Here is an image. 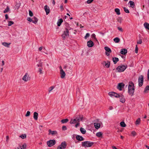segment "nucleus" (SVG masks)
Segmentation results:
<instances>
[{
  "label": "nucleus",
  "instance_id": "nucleus-1",
  "mask_svg": "<svg viewBox=\"0 0 149 149\" xmlns=\"http://www.w3.org/2000/svg\"><path fill=\"white\" fill-rule=\"evenodd\" d=\"M135 86L134 83L132 81H130L128 85V92L129 95L132 96L134 95L135 91Z\"/></svg>",
  "mask_w": 149,
  "mask_h": 149
},
{
  "label": "nucleus",
  "instance_id": "nucleus-2",
  "mask_svg": "<svg viewBox=\"0 0 149 149\" xmlns=\"http://www.w3.org/2000/svg\"><path fill=\"white\" fill-rule=\"evenodd\" d=\"M94 144L93 142L89 141H85L82 143V146L85 148L91 147Z\"/></svg>",
  "mask_w": 149,
  "mask_h": 149
},
{
  "label": "nucleus",
  "instance_id": "nucleus-3",
  "mask_svg": "<svg viewBox=\"0 0 149 149\" xmlns=\"http://www.w3.org/2000/svg\"><path fill=\"white\" fill-rule=\"evenodd\" d=\"M127 65H121L118 66L116 69L118 72H123L127 68Z\"/></svg>",
  "mask_w": 149,
  "mask_h": 149
},
{
  "label": "nucleus",
  "instance_id": "nucleus-4",
  "mask_svg": "<svg viewBox=\"0 0 149 149\" xmlns=\"http://www.w3.org/2000/svg\"><path fill=\"white\" fill-rule=\"evenodd\" d=\"M143 77L141 75L139 76L138 78L139 86L141 87V86L143 84Z\"/></svg>",
  "mask_w": 149,
  "mask_h": 149
},
{
  "label": "nucleus",
  "instance_id": "nucleus-5",
  "mask_svg": "<svg viewBox=\"0 0 149 149\" xmlns=\"http://www.w3.org/2000/svg\"><path fill=\"white\" fill-rule=\"evenodd\" d=\"M66 142L65 141H63L58 147L57 149H65L66 147Z\"/></svg>",
  "mask_w": 149,
  "mask_h": 149
},
{
  "label": "nucleus",
  "instance_id": "nucleus-6",
  "mask_svg": "<svg viewBox=\"0 0 149 149\" xmlns=\"http://www.w3.org/2000/svg\"><path fill=\"white\" fill-rule=\"evenodd\" d=\"M109 95L111 97H114L116 98L120 97V95L114 92H110L109 93Z\"/></svg>",
  "mask_w": 149,
  "mask_h": 149
},
{
  "label": "nucleus",
  "instance_id": "nucleus-7",
  "mask_svg": "<svg viewBox=\"0 0 149 149\" xmlns=\"http://www.w3.org/2000/svg\"><path fill=\"white\" fill-rule=\"evenodd\" d=\"M56 143L55 140L54 139L50 140L47 141V144L49 147H51L54 145Z\"/></svg>",
  "mask_w": 149,
  "mask_h": 149
},
{
  "label": "nucleus",
  "instance_id": "nucleus-8",
  "mask_svg": "<svg viewBox=\"0 0 149 149\" xmlns=\"http://www.w3.org/2000/svg\"><path fill=\"white\" fill-rule=\"evenodd\" d=\"M22 80L25 82L30 80V78L29 75L27 73H26L22 78Z\"/></svg>",
  "mask_w": 149,
  "mask_h": 149
},
{
  "label": "nucleus",
  "instance_id": "nucleus-9",
  "mask_svg": "<svg viewBox=\"0 0 149 149\" xmlns=\"http://www.w3.org/2000/svg\"><path fill=\"white\" fill-rule=\"evenodd\" d=\"M104 49L106 51V54L107 56H109L111 52V49L107 47H104Z\"/></svg>",
  "mask_w": 149,
  "mask_h": 149
},
{
  "label": "nucleus",
  "instance_id": "nucleus-10",
  "mask_svg": "<svg viewBox=\"0 0 149 149\" xmlns=\"http://www.w3.org/2000/svg\"><path fill=\"white\" fill-rule=\"evenodd\" d=\"M69 31L67 29L64 32L63 34L62 35V37L63 38H65L66 37L69 36Z\"/></svg>",
  "mask_w": 149,
  "mask_h": 149
},
{
  "label": "nucleus",
  "instance_id": "nucleus-11",
  "mask_svg": "<svg viewBox=\"0 0 149 149\" xmlns=\"http://www.w3.org/2000/svg\"><path fill=\"white\" fill-rule=\"evenodd\" d=\"M73 136H76V139L78 141H81L84 140V139L80 135L74 134Z\"/></svg>",
  "mask_w": 149,
  "mask_h": 149
},
{
  "label": "nucleus",
  "instance_id": "nucleus-12",
  "mask_svg": "<svg viewBox=\"0 0 149 149\" xmlns=\"http://www.w3.org/2000/svg\"><path fill=\"white\" fill-rule=\"evenodd\" d=\"M124 86V84L122 83H119L118 86L117 88L120 91H121L122 90V88H123Z\"/></svg>",
  "mask_w": 149,
  "mask_h": 149
},
{
  "label": "nucleus",
  "instance_id": "nucleus-13",
  "mask_svg": "<svg viewBox=\"0 0 149 149\" xmlns=\"http://www.w3.org/2000/svg\"><path fill=\"white\" fill-rule=\"evenodd\" d=\"M44 9L46 12V14L47 15H48L50 12V9L49 7L46 5L44 6Z\"/></svg>",
  "mask_w": 149,
  "mask_h": 149
},
{
  "label": "nucleus",
  "instance_id": "nucleus-14",
  "mask_svg": "<svg viewBox=\"0 0 149 149\" xmlns=\"http://www.w3.org/2000/svg\"><path fill=\"white\" fill-rule=\"evenodd\" d=\"M94 45L93 42L91 40L88 41L87 42V45L88 47H91Z\"/></svg>",
  "mask_w": 149,
  "mask_h": 149
},
{
  "label": "nucleus",
  "instance_id": "nucleus-15",
  "mask_svg": "<svg viewBox=\"0 0 149 149\" xmlns=\"http://www.w3.org/2000/svg\"><path fill=\"white\" fill-rule=\"evenodd\" d=\"M61 77L62 78H63L65 76V74L62 69L61 68L60 70Z\"/></svg>",
  "mask_w": 149,
  "mask_h": 149
},
{
  "label": "nucleus",
  "instance_id": "nucleus-16",
  "mask_svg": "<svg viewBox=\"0 0 149 149\" xmlns=\"http://www.w3.org/2000/svg\"><path fill=\"white\" fill-rule=\"evenodd\" d=\"M103 64L107 68H108L109 67L110 65V62L108 61H104L103 63Z\"/></svg>",
  "mask_w": 149,
  "mask_h": 149
},
{
  "label": "nucleus",
  "instance_id": "nucleus-17",
  "mask_svg": "<svg viewBox=\"0 0 149 149\" xmlns=\"http://www.w3.org/2000/svg\"><path fill=\"white\" fill-rule=\"evenodd\" d=\"M119 97L120 98V101L122 103H124L125 102V99L123 96L122 95H120V97Z\"/></svg>",
  "mask_w": 149,
  "mask_h": 149
},
{
  "label": "nucleus",
  "instance_id": "nucleus-18",
  "mask_svg": "<svg viewBox=\"0 0 149 149\" xmlns=\"http://www.w3.org/2000/svg\"><path fill=\"white\" fill-rule=\"evenodd\" d=\"M78 120L76 117L75 118L72 119L70 121V123L71 124H73L77 123Z\"/></svg>",
  "mask_w": 149,
  "mask_h": 149
},
{
  "label": "nucleus",
  "instance_id": "nucleus-19",
  "mask_svg": "<svg viewBox=\"0 0 149 149\" xmlns=\"http://www.w3.org/2000/svg\"><path fill=\"white\" fill-rule=\"evenodd\" d=\"M49 134H51L52 135L56 134H57V132L56 131H52L50 130H49Z\"/></svg>",
  "mask_w": 149,
  "mask_h": 149
},
{
  "label": "nucleus",
  "instance_id": "nucleus-20",
  "mask_svg": "<svg viewBox=\"0 0 149 149\" xmlns=\"http://www.w3.org/2000/svg\"><path fill=\"white\" fill-rule=\"evenodd\" d=\"M127 52V50L125 49H122L120 51V53L122 54L125 55L126 54Z\"/></svg>",
  "mask_w": 149,
  "mask_h": 149
},
{
  "label": "nucleus",
  "instance_id": "nucleus-21",
  "mask_svg": "<svg viewBox=\"0 0 149 149\" xmlns=\"http://www.w3.org/2000/svg\"><path fill=\"white\" fill-rule=\"evenodd\" d=\"M38 113L36 112H35L33 113V118L34 119L37 120L38 118Z\"/></svg>",
  "mask_w": 149,
  "mask_h": 149
},
{
  "label": "nucleus",
  "instance_id": "nucleus-22",
  "mask_svg": "<svg viewBox=\"0 0 149 149\" xmlns=\"http://www.w3.org/2000/svg\"><path fill=\"white\" fill-rule=\"evenodd\" d=\"M10 43H8L6 42H3L2 43V44L5 47H9L10 45Z\"/></svg>",
  "mask_w": 149,
  "mask_h": 149
},
{
  "label": "nucleus",
  "instance_id": "nucleus-23",
  "mask_svg": "<svg viewBox=\"0 0 149 149\" xmlns=\"http://www.w3.org/2000/svg\"><path fill=\"white\" fill-rule=\"evenodd\" d=\"M143 26L146 29L149 30V24L145 22L143 24Z\"/></svg>",
  "mask_w": 149,
  "mask_h": 149
},
{
  "label": "nucleus",
  "instance_id": "nucleus-24",
  "mask_svg": "<svg viewBox=\"0 0 149 149\" xmlns=\"http://www.w3.org/2000/svg\"><path fill=\"white\" fill-rule=\"evenodd\" d=\"M94 126L96 129H99L100 127V124L97 123H94Z\"/></svg>",
  "mask_w": 149,
  "mask_h": 149
},
{
  "label": "nucleus",
  "instance_id": "nucleus-25",
  "mask_svg": "<svg viewBox=\"0 0 149 149\" xmlns=\"http://www.w3.org/2000/svg\"><path fill=\"white\" fill-rule=\"evenodd\" d=\"M63 22V20L62 19H59L57 22L58 26H59Z\"/></svg>",
  "mask_w": 149,
  "mask_h": 149
},
{
  "label": "nucleus",
  "instance_id": "nucleus-26",
  "mask_svg": "<svg viewBox=\"0 0 149 149\" xmlns=\"http://www.w3.org/2000/svg\"><path fill=\"white\" fill-rule=\"evenodd\" d=\"M112 60L115 64H116V63L119 61L118 58L117 57H113Z\"/></svg>",
  "mask_w": 149,
  "mask_h": 149
},
{
  "label": "nucleus",
  "instance_id": "nucleus-27",
  "mask_svg": "<svg viewBox=\"0 0 149 149\" xmlns=\"http://www.w3.org/2000/svg\"><path fill=\"white\" fill-rule=\"evenodd\" d=\"M38 67H42L43 66V63L41 60H40L38 62V63L37 65Z\"/></svg>",
  "mask_w": 149,
  "mask_h": 149
},
{
  "label": "nucleus",
  "instance_id": "nucleus-28",
  "mask_svg": "<svg viewBox=\"0 0 149 149\" xmlns=\"http://www.w3.org/2000/svg\"><path fill=\"white\" fill-rule=\"evenodd\" d=\"M129 3L130 4V6L132 8H134V2L132 1H130Z\"/></svg>",
  "mask_w": 149,
  "mask_h": 149
},
{
  "label": "nucleus",
  "instance_id": "nucleus-29",
  "mask_svg": "<svg viewBox=\"0 0 149 149\" xmlns=\"http://www.w3.org/2000/svg\"><path fill=\"white\" fill-rule=\"evenodd\" d=\"M80 130L81 133L83 134H85L86 133V130L83 128L81 127L80 128Z\"/></svg>",
  "mask_w": 149,
  "mask_h": 149
},
{
  "label": "nucleus",
  "instance_id": "nucleus-30",
  "mask_svg": "<svg viewBox=\"0 0 149 149\" xmlns=\"http://www.w3.org/2000/svg\"><path fill=\"white\" fill-rule=\"evenodd\" d=\"M76 118H77V119L78 120V122H79L80 121H81L82 120L83 117L82 116H79L76 117Z\"/></svg>",
  "mask_w": 149,
  "mask_h": 149
},
{
  "label": "nucleus",
  "instance_id": "nucleus-31",
  "mask_svg": "<svg viewBox=\"0 0 149 149\" xmlns=\"http://www.w3.org/2000/svg\"><path fill=\"white\" fill-rule=\"evenodd\" d=\"M38 20L37 18L36 17H34V18H33V20L32 22L34 23L35 24H36L38 22Z\"/></svg>",
  "mask_w": 149,
  "mask_h": 149
},
{
  "label": "nucleus",
  "instance_id": "nucleus-32",
  "mask_svg": "<svg viewBox=\"0 0 149 149\" xmlns=\"http://www.w3.org/2000/svg\"><path fill=\"white\" fill-rule=\"evenodd\" d=\"M149 90V86H147L145 88L144 91V93H146L148 92V91Z\"/></svg>",
  "mask_w": 149,
  "mask_h": 149
},
{
  "label": "nucleus",
  "instance_id": "nucleus-33",
  "mask_svg": "<svg viewBox=\"0 0 149 149\" xmlns=\"http://www.w3.org/2000/svg\"><path fill=\"white\" fill-rule=\"evenodd\" d=\"M115 11L116 12L117 14L118 15H120V10L118 8H115Z\"/></svg>",
  "mask_w": 149,
  "mask_h": 149
},
{
  "label": "nucleus",
  "instance_id": "nucleus-34",
  "mask_svg": "<svg viewBox=\"0 0 149 149\" xmlns=\"http://www.w3.org/2000/svg\"><path fill=\"white\" fill-rule=\"evenodd\" d=\"M114 42L116 43H118L120 41V39L119 38L116 37L113 39Z\"/></svg>",
  "mask_w": 149,
  "mask_h": 149
},
{
  "label": "nucleus",
  "instance_id": "nucleus-35",
  "mask_svg": "<svg viewBox=\"0 0 149 149\" xmlns=\"http://www.w3.org/2000/svg\"><path fill=\"white\" fill-rule=\"evenodd\" d=\"M120 124L121 126L123 127H126V124L125 123V122L123 121L121 122L120 123Z\"/></svg>",
  "mask_w": 149,
  "mask_h": 149
},
{
  "label": "nucleus",
  "instance_id": "nucleus-36",
  "mask_svg": "<svg viewBox=\"0 0 149 149\" xmlns=\"http://www.w3.org/2000/svg\"><path fill=\"white\" fill-rule=\"evenodd\" d=\"M102 135V133L101 132H97L96 134V135L98 137H100Z\"/></svg>",
  "mask_w": 149,
  "mask_h": 149
},
{
  "label": "nucleus",
  "instance_id": "nucleus-37",
  "mask_svg": "<svg viewBox=\"0 0 149 149\" xmlns=\"http://www.w3.org/2000/svg\"><path fill=\"white\" fill-rule=\"evenodd\" d=\"M8 26H11L12 24H14V22L12 21H8Z\"/></svg>",
  "mask_w": 149,
  "mask_h": 149
},
{
  "label": "nucleus",
  "instance_id": "nucleus-38",
  "mask_svg": "<svg viewBox=\"0 0 149 149\" xmlns=\"http://www.w3.org/2000/svg\"><path fill=\"white\" fill-rule=\"evenodd\" d=\"M68 121V120L67 119H63L61 120V122L62 123H65L67 122Z\"/></svg>",
  "mask_w": 149,
  "mask_h": 149
},
{
  "label": "nucleus",
  "instance_id": "nucleus-39",
  "mask_svg": "<svg viewBox=\"0 0 149 149\" xmlns=\"http://www.w3.org/2000/svg\"><path fill=\"white\" fill-rule=\"evenodd\" d=\"M140 122V118H138L136 121V125H138L139 124Z\"/></svg>",
  "mask_w": 149,
  "mask_h": 149
},
{
  "label": "nucleus",
  "instance_id": "nucleus-40",
  "mask_svg": "<svg viewBox=\"0 0 149 149\" xmlns=\"http://www.w3.org/2000/svg\"><path fill=\"white\" fill-rule=\"evenodd\" d=\"M54 87L52 86L49 87V92L50 93L54 88Z\"/></svg>",
  "mask_w": 149,
  "mask_h": 149
},
{
  "label": "nucleus",
  "instance_id": "nucleus-41",
  "mask_svg": "<svg viewBox=\"0 0 149 149\" xmlns=\"http://www.w3.org/2000/svg\"><path fill=\"white\" fill-rule=\"evenodd\" d=\"M42 68H39L38 69V72L39 74H42L43 73V72L42 71Z\"/></svg>",
  "mask_w": 149,
  "mask_h": 149
},
{
  "label": "nucleus",
  "instance_id": "nucleus-42",
  "mask_svg": "<svg viewBox=\"0 0 149 149\" xmlns=\"http://www.w3.org/2000/svg\"><path fill=\"white\" fill-rule=\"evenodd\" d=\"M131 134L133 136H135L136 135V133L134 131H133L131 132Z\"/></svg>",
  "mask_w": 149,
  "mask_h": 149
},
{
  "label": "nucleus",
  "instance_id": "nucleus-43",
  "mask_svg": "<svg viewBox=\"0 0 149 149\" xmlns=\"http://www.w3.org/2000/svg\"><path fill=\"white\" fill-rule=\"evenodd\" d=\"M90 36V34L89 33H86L85 36L84 37L85 39H86L87 38L89 37Z\"/></svg>",
  "mask_w": 149,
  "mask_h": 149
},
{
  "label": "nucleus",
  "instance_id": "nucleus-44",
  "mask_svg": "<svg viewBox=\"0 0 149 149\" xmlns=\"http://www.w3.org/2000/svg\"><path fill=\"white\" fill-rule=\"evenodd\" d=\"M9 8L8 7H7V8L4 10L3 13H6L8 12L9 10Z\"/></svg>",
  "mask_w": 149,
  "mask_h": 149
},
{
  "label": "nucleus",
  "instance_id": "nucleus-45",
  "mask_svg": "<svg viewBox=\"0 0 149 149\" xmlns=\"http://www.w3.org/2000/svg\"><path fill=\"white\" fill-rule=\"evenodd\" d=\"M124 10L125 11V12L127 13H129V10L127 8H126L124 7Z\"/></svg>",
  "mask_w": 149,
  "mask_h": 149
},
{
  "label": "nucleus",
  "instance_id": "nucleus-46",
  "mask_svg": "<svg viewBox=\"0 0 149 149\" xmlns=\"http://www.w3.org/2000/svg\"><path fill=\"white\" fill-rule=\"evenodd\" d=\"M30 112L29 111H28L27 112V113H26V114L25 115V116L26 117L29 116L30 115Z\"/></svg>",
  "mask_w": 149,
  "mask_h": 149
},
{
  "label": "nucleus",
  "instance_id": "nucleus-47",
  "mask_svg": "<svg viewBox=\"0 0 149 149\" xmlns=\"http://www.w3.org/2000/svg\"><path fill=\"white\" fill-rule=\"evenodd\" d=\"M20 137L22 139H24L26 137V135L25 134H22L20 136Z\"/></svg>",
  "mask_w": 149,
  "mask_h": 149
},
{
  "label": "nucleus",
  "instance_id": "nucleus-48",
  "mask_svg": "<svg viewBox=\"0 0 149 149\" xmlns=\"http://www.w3.org/2000/svg\"><path fill=\"white\" fill-rule=\"evenodd\" d=\"M29 14L30 16L32 17L33 16V13L30 10H29Z\"/></svg>",
  "mask_w": 149,
  "mask_h": 149
},
{
  "label": "nucleus",
  "instance_id": "nucleus-49",
  "mask_svg": "<svg viewBox=\"0 0 149 149\" xmlns=\"http://www.w3.org/2000/svg\"><path fill=\"white\" fill-rule=\"evenodd\" d=\"M95 35L94 33H93L92 34L91 36L92 38H94L95 40H97V39L95 37Z\"/></svg>",
  "mask_w": 149,
  "mask_h": 149
},
{
  "label": "nucleus",
  "instance_id": "nucleus-50",
  "mask_svg": "<svg viewBox=\"0 0 149 149\" xmlns=\"http://www.w3.org/2000/svg\"><path fill=\"white\" fill-rule=\"evenodd\" d=\"M138 47H137V45H136V47H135V53H137L138 52Z\"/></svg>",
  "mask_w": 149,
  "mask_h": 149
},
{
  "label": "nucleus",
  "instance_id": "nucleus-51",
  "mask_svg": "<svg viewBox=\"0 0 149 149\" xmlns=\"http://www.w3.org/2000/svg\"><path fill=\"white\" fill-rule=\"evenodd\" d=\"M27 20L30 22H32L33 20V18L32 19L30 17H28L27 19Z\"/></svg>",
  "mask_w": 149,
  "mask_h": 149
},
{
  "label": "nucleus",
  "instance_id": "nucleus-52",
  "mask_svg": "<svg viewBox=\"0 0 149 149\" xmlns=\"http://www.w3.org/2000/svg\"><path fill=\"white\" fill-rule=\"evenodd\" d=\"M62 129L63 130H66L67 129L66 127L65 126H63L62 127Z\"/></svg>",
  "mask_w": 149,
  "mask_h": 149
},
{
  "label": "nucleus",
  "instance_id": "nucleus-53",
  "mask_svg": "<svg viewBox=\"0 0 149 149\" xmlns=\"http://www.w3.org/2000/svg\"><path fill=\"white\" fill-rule=\"evenodd\" d=\"M142 43V41L141 39H140L137 42V43L138 44H141Z\"/></svg>",
  "mask_w": 149,
  "mask_h": 149
},
{
  "label": "nucleus",
  "instance_id": "nucleus-54",
  "mask_svg": "<svg viewBox=\"0 0 149 149\" xmlns=\"http://www.w3.org/2000/svg\"><path fill=\"white\" fill-rule=\"evenodd\" d=\"M93 0H88L87 1L88 3H91Z\"/></svg>",
  "mask_w": 149,
  "mask_h": 149
},
{
  "label": "nucleus",
  "instance_id": "nucleus-55",
  "mask_svg": "<svg viewBox=\"0 0 149 149\" xmlns=\"http://www.w3.org/2000/svg\"><path fill=\"white\" fill-rule=\"evenodd\" d=\"M22 147L23 149H25L26 148V145L25 144L23 145Z\"/></svg>",
  "mask_w": 149,
  "mask_h": 149
},
{
  "label": "nucleus",
  "instance_id": "nucleus-56",
  "mask_svg": "<svg viewBox=\"0 0 149 149\" xmlns=\"http://www.w3.org/2000/svg\"><path fill=\"white\" fill-rule=\"evenodd\" d=\"M118 30H119L120 31H122V32L123 31V30L121 27H118Z\"/></svg>",
  "mask_w": 149,
  "mask_h": 149
},
{
  "label": "nucleus",
  "instance_id": "nucleus-57",
  "mask_svg": "<svg viewBox=\"0 0 149 149\" xmlns=\"http://www.w3.org/2000/svg\"><path fill=\"white\" fill-rule=\"evenodd\" d=\"M147 77L148 81H149V69L148 70V72L147 73Z\"/></svg>",
  "mask_w": 149,
  "mask_h": 149
},
{
  "label": "nucleus",
  "instance_id": "nucleus-58",
  "mask_svg": "<svg viewBox=\"0 0 149 149\" xmlns=\"http://www.w3.org/2000/svg\"><path fill=\"white\" fill-rule=\"evenodd\" d=\"M15 149H22V147L21 146H19L15 148Z\"/></svg>",
  "mask_w": 149,
  "mask_h": 149
},
{
  "label": "nucleus",
  "instance_id": "nucleus-59",
  "mask_svg": "<svg viewBox=\"0 0 149 149\" xmlns=\"http://www.w3.org/2000/svg\"><path fill=\"white\" fill-rule=\"evenodd\" d=\"M60 8L61 9V10H63V9H64V8H63V5L62 4L61 6H60Z\"/></svg>",
  "mask_w": 149,
  "mask_h": 149
},
{
  "label": "nucleus",
  "instance_id": "nucleus-60",
  "mask_svg": "<svg viewBox=\"0 0 149 149\" xmlns=\"http://www.w3.org/2000/svg\"><path fill=\"white\" fill-rule=\"evenodd\" d=\"M76 125H75V127H77L78 126H79V122H77Z\"/></svg>",
  "mask_w": 149,
  "mask_h": 149
},
{
  "label": "nucleus",
  "instance_id": "nucleus-61",
  "mask_svg": "<svg viewBox=\"0 0 149 149\" xmlns=\"http://www.w3.org/2000/svg\"><path fill=\"white\" fill-rule=\"evenodd\" d=\"M5 17L6 19H7L8 18V16L7 14L5 15Z\"/></svg>",
  "mask_w": 149,
  "mask_h": 149
},
{
  "label": "nucleus",
  "instance_id": "nucleus-62",
  "mask_svg": "<svg viewBox=\"0 0 149 149\" xmlns=\"http://www.w3.org/2000/svg\"><path fill=\"white\" fill-rule=\"evenodd\" d=\"M42 49V47H40L39 48V49L40 51H41Z\"/></svg>",
  "mask_w": 149,
  "mask_h": 149
},
{
  "label": "nucleus",
  "instance_id": "nucleus-63",
  "mask_svg": "<svg viewBox=\"0 0 149 149\" xmlns=\"http://www.w3.org/2000/svg\"><path fill=\"white\" fill-rule=\"evenodd\" d=\"M2 66H3L4 65V62L3 61H2Z\"/></svg>",
  "mask_w": 149,
  "mask_h": 149
},
{
  "label": "nucleus",
  "instance_id": "nucleus-64",
  "mask_svg": "<svg viewBox=\"0 0 149 149\" xmlns=\"http://www.w3.org/2000/svg\"><path fill=\"white\" fill-rule=\"evenodd\" d=\"M113 109V108L112 107H109V109L110 110Z\"/></svg>",
  "mask_w": 149,
  "mask_h": 149
}]
</instances>
